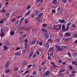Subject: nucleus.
Instances as JSON below:
<instances>
[{
  "mask_svg": "<svg viewBox=\"0 0 77 77\" xmlns=\"http://www.w3.org/2000/svg\"><path fill=\"white\" fill-rule=\"evenodd\" d=\"M61 24L56 25L53 28V29L56 30H60V29H61Z\"/></svg>",
  "mask_w": 77,
  "mask_h": 77,
  "instance_id": "1",
  "label": "nucleus"
},
{
  "mask_svg": "<svg viewBox=\"0 0 77 77\" xmlns=\"http://www.w3.org/2000/svg\"><path fill=\"white\" fill-rule=\"evenodd\" d=\"M24 17H23L21 18V20L20 21H18L16 22L15 23L16 25H17L18 24V25H17V27H19L20 26V25H21V22H22V21H23V20H24Z\"/></svg>",
  "mask_w": 77,
  "mask_h": 77,
  "instance_id": "2",
  "label": "nucleus"
},
{
  "mask_svg": "<svg viewBox=\"0 0 77 77\" xmlns=\"http://www.w3.org/2000/svg\"><path fill=\"white\" fill-rule=\"evenodd\" d=\"M55 46L57 49L58 50V51H63V49L62 48H61L60 46H58V45H56Z\"/></svg>",
  "mask_w": 77,
  "mask_h": 77,
  "instance_id": "3",
  "label": "nucleus"
},
{
  "mask_svg": "<svg viewBox=\"0 0 77 77\" xmlns=\"http://www.w3.org/2000/svg\"><path fill=\"white\" fill-rule=\"evenodd\" d=\"M10 63V61H7L6 62V63L5 64L4 66L5 68H8L9 66V63Z\"/></svg>",
  "mask_w": 77,
  "mask_h": 77,
  "instance_id": "4",
  "label": "nucleus"
},
{
  "mask_svg": "<svg viewBox=\"0 0 77 77\" xmlns=\"http://www.w3.org/2000/svg\"><path fill=\"white\" fill-rule=\"evenodd\" d=\"M44 35H45V39H47L49 38V35L48 34L47 32H45L44 33Z\"/></svg>",
  "mask_w": 77,
  "mask_h": 77,
  "instance_id": "5",
  "label": "nucleus"
},
{
  "mask_svg": "<svg viewBox=\"0 0 77 77\" xmlns=\"http://www.w3.org/2000/svg\"><path fill=\"white\" fill-rule=\"evenodd\" d=\"M50 74V71H47L46 72H44L43 73V75L45 76H47L48 75Z\"/></svg>",
  "mask_w": 77,
  "mask_h": 77,
  "instance_id": "6",
  "label": "nucleus"
},
{
  "mask_svg": "<svg viewBox=\"0 0 77 77\" xmlns=\"http://www.w3.org/2000/svg\"><path fill=\"white\" fill-rule=\"evenodd\" d=\"M43 45L44 46H46L47 48H49V47H50V45L48 43H46L45 44H44Z\"/></svg>",
  "mask_w": 77,
  "mask_h": 77,
  "instance_id": "7",
  "label": "nucleus"
},
{
  "mask_svg": "<svg viewBox=\"0 0 77 77\" xmlns=\"http://www.w3.org/2000/svg\"><path fill=\"white\" fill-rule=\"evenodd\" d=\"M36 19L38 21H41L42 20V18L40 17H36Z\"/></svg>",
  "mask_w": 77,
  "mask_h": 77,
  "instance_id": "8",
  "label": "nucleus"
},
{
  "mask_svg": "<svg viewBox=\"0 0 77 77\" xmlns=\"http://www.w3.org/2000/svg\"><path fill=\"white\" fill-rule=\"evenodd\" d=\"M24 45H25V48H28L29 47V45L27 44V43H24Z\"/></svg>",
  "mask_w": 77,
  "mask_h": 77,
  "instance_id": "9",
  "label": "nucleus"
},
{
  "mask_svg": "<svg viewBox=\"0 0 77 77\" xmlns=\"http://www.w3.org/2000/svg\"><path fill=\"white\" fill-rule=\"evenodd\" d=\"M58 21L60 23H65V20H60V19H58Z\"/></svg>",
  "mask_w": 77,
  "mask_h": 77,
  "instance_id": "10",
  "label": "nucleus"
},
{
  "mask_svg": "<svg viewBox=\"0 0 77 77\" xmlns=\"http://www.w3.org/2000/svg\"><path fill=\"white\" fill-rule=\"evenodd\" d=\"M21 54V52L20 51L17 52L15 54L16 56H20Z\"/></svg>",
  "mask_w": 77,
  "mask_h": 77,
  "instance_id": "11",
  "label": "nucleus"
},
{
  "mask_svg": "<svg viewBox=\"0 0 77 77\" xmlns=\"http://www.w3.org/2000/svg\"><path fill=\"white\" fill-rule=\"evenodd\" d=\"M27 65V62L26 61H24L22 63L23 66H25Z\"/></svg>",
  "mask_w": 77,
  "mask_h": 77,
  "instance_id": "12",
  "label": "nucleus"
},
{
  "mask_svg": "<svg viewBox=\"0 0 77 77\" xmlns=\"http://www.w3.org/2000/svg\"><path fill=\"white\" fill-rule=\"evenodd\" d=\"M71 35V33L69 32H66L65 33V35L66 36H70Z\"/></svg>",
  "mask_w": 77,
  "mask_h": 77,
  "instance_id": "13",
  "label": "nucleus"
},
{
  "mask_svg": "<svg viewBox=\"0 0 77 77\" xmlns=\"http://www.w3.org/2000/svg\"><path fill=\"white\" fill-rule=\"evenodd\" d=\"M65 26L64 25H63L62 26V30L63 31H65Z\"/></svg>",
  "mask_w": 77,
  "mask_h": 77,
  "instance_id": "14",
  "label": "nucleus"
},
{
  "mask_svg": "<svg viewBox=\"0 0 77 77\" xmlns=\"http://www.w3.org/2000/svg\"><path fill=\"white\" fill-rule=\"evenodd\" d=\"M36 40L35 39H34L33 41H32L31 43V44H34L36 43Z\"/></svg>",
  "mask_w": 77,
  "mask_h": 77,
  "instance_id": "15",
  "label": "nucleus"
},
{
  "mask_svg": "<svg viewBox=\"0 0 77 77\" xmlns=\"http://www.w3.org/2000/svg\"><path fill=\"white\" fill-rule=\"evenodd\" d=\"M65 70L64 69L60 70L59 72V73H62V72H65Z\"/></svg>",
  "mask_w": 77,
  "mask_h": 77,
  "instance_id": "16",
  "label": "nucleus"
},
{
  "mask_svg": "<svg viewBox=\"0 0 77 77\" xmlns=\"http://www.w3.org/2000/svg\"><path fill=\"white\" fill-rule=\"evenodd\" d=\"M57 0H54L52 2L53 4H54V5H57Z\"/></svg>",
  "mask_w": 77,
  "mask_h": 77,
  "instance_id": "17",
  "label": "nucleus"
},
{
  "mask_svg": "<svg viewBox=\"0 0 77 77\" xmlns=\"http://www.w3.org/2000/svg\"><path fill=\"white\" fill-rule=\"evenodd\" d=\"M10 33L11 35H14L15 34V32L14 31H12L10 32Z\"/></svg>",
  "mask_w": 77,
  "mask_h": 77,
  "instance_id": "18",
  "label": "nucleus"
},
{
  "mask_svg": "<svg viewBox=\"0 0 77 77\" xmlns=\"http://www.w3.org/2000/svg\"><path fill=\"white\" fill-rule=\"evenodd\" d=\"M31 12V11L30 10H29V11L27 12V13L25 14V15L26 16H28V15H29L30 14V12Z\"/></svg>",
  "mask_w": 77,
  "mask_h": 77,
  "instance_id": "19",
  "label": "nucleus"
},
{
  "mask_svg": "<svg viewBox=\"0 0 77 77\" xmlns=\"http://www.w3.org/2000/svg\"><path fill=\"white\" fill-rule=\"evenodd\" d=\"M71 39H72V38H69L63 39V40H64V41H69V40H71Z\"/></svg>",
  "mask_w": 77,
  "mask_h": 77,
  "instance_id": "20",
  "label": "nucleus"
},
{
  "mask_svg": "<svg viewBox=\"0 0 77 77\" xmlns=\"http://www.w3.org/2000/svg\"><path fill=\"white\" fill-rule=\"evenodd\" d=\"M3 48L4 50H8V47H7L6 46H3Z\"/></svg>",
  "mask_w": 77,
  "mask_h": 77,
  "instance_id": "21",
  "label": "nucleus"
},
{
  "mask_svg": "<svg viewBox=\"0 0 77 77\" xmlns=\"http://www.w3.org/2000/svg\"><path fill=\"white\" fill-rule=\"evenodd\" d=\"M71 25V22H69L66 25V26H70Z\"/></svg>",
  "mask_w": 77,
  "mask_h": 77,
  "instance_id": "22",
  "label": "nucleus"
},
{
  "mask_svg": "<svg viewBox=\"0 0 77 77\" xmlns=\"http://www.w3.org/2000/svg\"><path fill=\"white\" fill-rule=\"evenodd\" d=\"M34 14L35 15H37L38 14V11H34Z\"/></svg>",
  "mask_w": 77,
  "mask_h": 77,
  "instance_id": "23",
  "label": "nucleus"
},
{
  "mask_svg": "<svg viewBox=\"0 0 77 77\" xmlns=\"http://www.w3.org/2000/svg\"><path fill=\"white\" fill-rule=\"evenodd\" d=\"M18 69V67H16L14 68V71H17Z\"/></svg>",
  "mask_w": 77,
  "mask_h": 77,
  "instance_id": "24",
  "label": "nucleus"
},
{
  "mask_svg": "<svg viewBox=\"0 0 77 77\" xmlns=\"http://www.w3.org/2000/svg\"><path fill=\"white\" fill-rule=\"evenodd\" d=\"M42 26L43 27H45L47 26V24L44 23L42 25Z\"/></svg>",
  "mask_w": 77,
  "mask_h": 77,
  "instance_id": "25",
  "label": "nucleus"
},
{
  "mask_svg": "<svg viewBox=\"0 0 77 77\" xmlns=\"http://www.w3.org/2000/svg\"><path fill=\"white\" fill-rule=\"evenodd\" d=\"M47 62V60H45V61H44L43 62H42L41 63V65H44V64H45V63H46V62Z\"/></svg>",
  "mask_w": 77,
  "mask_h": 77,
  "instance_id": "26",
  "label": "nucleus"
},
{
  "mask_svg": "<svg viewBox=\"0 0 77 77\" xmlns=\"http://www.w3.org/2000/svg\"><path fill=\"white\" fill-rule=\"evenodd\" d=\"M48 42H51V38H50L48 39L47 41Z\"/></svg>",
  "mask_w": 77,
  "mask_h": 77,
  "instance_id": "27",
  "label": "nucleus"
},
{
  "mask_svg": "<svg viewBox=\"0 0 77 77\" xmlns=\"http://www.w3.org/2000/svg\"><path fill=\"white\" fill-rule=\"evenodd\" d=\"M42 30L43 32H47V30H46V29L45 28H43L42 29Z\"/></svg>",
  "mask_w": 77,
  "mask_h": 77,
  "instance_id": "28",
  "label": "nucleus"
},
{
  "mask_svg": "<svg viewBox=\"0 0 77 77\" xmlns=\"http://www.w3.org/2000/svg\"><path fill=\"white\" fill-rule=\"evenodd\" d=\"M10 72V70L9 69H7L5 71V73H6V72Z\"/></svg>",
  "mask_w": 77,
  "mask_h": 77,
  "instance_id": "29",
  "label": "nucleus"
},
{
  "mask_svg": "<svg viewBox=\"0 0 77 77\" xmlns=\"http://www.w3.org/2000/svg\"><path fill=\"white\" fill-rule=\"evenodd\" d=\"M31 8V6L30 5H28L27 7V10H29L30 8Z\"/></svg>",
  "mask_w": 77,
  "mask_h": 77,
  "instance_id": "30",
  "label": "nucleus"
},
{
  "mask_svg": "<svg viewBox=\"0 0 77 77\" xmlns=\"http://www.w3.org/2000/svg\"><path fill=\"white\" fill-rule=\"evenodd\" d=\"M33 52H31L30 53V54L29 55V57H31L33 55Z\"/></svg>",
  "mask_w": 77,
  "mask_h": 77,
  "instance_id": "31",
  "label": "nucleus"
},
{
  "mask_svg": "<svg viewBox=\"0 0 77 77\" xmlns=\"http://www.w3.org/2000/svg\"><path fill=\"white\" fill-rule=\"evenodd\" d=\"M26 52V50L24 49L22 51V53H23V54H24Z\"/></svg>",
  "mask_w": 77,
  "mask_h": 77,
  "instance_id": "32",
  "label": "nucleus"
},
{
  "mask_svg": "<svg viewBox=\"0 0 77 77\" xmlns=\"http://www.w3.org/2000/svg\"><path fill=\"white\" fill-rule=\"evenodd\" d=\"M24 41L25 42V43H27L28 42V39H26L24 40Z\"/></svg>",
  "mask_w": 77,
  "mask_h": 77,
  "instance_id": "33",
  "label": "nucleus"
},
{
  "mask_svg": "<svg viewBox=\"0 0 77 77\" xmlns=\"http://www.w3.org/2000/svg\"><path fill=\"white\" fill-rule=\"evenodd\" d=\"M5 34V33L4 32H2L1 34V36H2V37H3V36H4V35Z\"/></svg>",
  "mask_w": 77,
  "mask_h": 77,
  "instance_id": "34",
  "label": "nucleus"
},
{
  "mask_svg": "<svg viewBox=\"0 0 77 77\" xmlns=\"http://www.w3.org/2000/svg\"><path fill=\"white\" fill-rule=\"evenodd\" d=\"M1 12H3V13H5V12H6V11L5 10L2 9L1 11Z\"/></svg>",
  "mask_w": 77,
  "mask_h": 77,
  "instance_id": "35",
  "label": "nucleus"
},
{
  "mask_svg": "<svg viewBox=\"0 0 77 77\" xmlns=\"http://www.w3.org/2000/svg\"><path fill=\"white\" fill-rule=\"evenodd\" d=\"M32 74L33 75H35L36 74V73L35 71H33Z\"/></svg>",
  "mask_w": 77,
  "mask_h": 77,
  "instance_id": "36",
  "label": "nucleus"
},
{
  "mask_svg": "<svg viewBox=\"0 0 77 77\" xmlns=\"http://www.w3.org/2000/svg\"><path fill=\"white\" fill-rule=\"evenodd\" d=\"M69 30V26H66V27L65 30Z\"/></svg>",
  "mask_w": 77,
  "mask_h": 77,
  "instance_id": "37",
  "label": "nucleus"
},
{
  "mask_svg": "<svg viewBox=\"0 0 77 77\" xmlns=\"http://www.w3.org/2000/svg\"><path fill=\"white\" fill-rule=\"evenodd\" d=\"M6 44L7 45H9V43L8 41H7L6 42Z\"/></svg>",
  "mask_w": 77,
  "mask_h": 77,
  "instance_id": "38",
  "label": "nucleus"
},
{
  "mask_svg": "<svg viewBox=\"0 0 77 77\" xmlns=\"http://www.w3.org/2000/svg\"><path fill=\"white\" fill-rule=\"evenodd\" d=\"M53 50V47L49 49V51H52V50Z\"/></svg>",
  "mask_w": 77,
  "mask_h": 77,
  "instance_id": "39",
  "label": "nucleus"
},
{
  "mask_svg": "<svg viewBox=\"0 0 77 77\" xmlns=\"http://www.w3.org/2000/svg\"><path fill=\"white\" fill-rule=\"evenodd\" d=\"M72 76H75V75L74 74H73L70 75V77H72Z\"/></svg>",
  "mask_w": 77,
  "mask_h": 77,
  "instance_id": "40",
  "label": "nucleus"
},
{
  "mask_svg": "<svg viewBox=\"0 0 77 77\" xmlns=\"http://www.w3.org/2000/svg\"><path fill=\"white\" fill-rule=\"evenodd\" d=\"M24 29H25V30H26V28H24V27H21V30H24Z\"/></svg>",
  "mask_w": 77,
  "mask_h": 77,
  "instance_id": "41",
  "label": "nucleus"
},
{
  "mask_svg": "<svg viewBox=\"0 0 77 77\" xmlns=\"http://www.w3.org/2000/svg\"><path fill=\"white\" fill-rule=\"evenodd\" d=\"M32 65H28V68H30L31 67H32Z\"/></svg>",
  "mask_w": 77,
  "mask_h": 77,
  "instance_id": "42",
  "label": "nucleus"
},
{
  "mask_svg": "<svg viewBox=\"0 0 77 77\" xmlns=\"http://www.w3.org/2000/svg\"><path fill=\"white\" fill-rule=\"evenodd\" d=\"M43 15V13H41L40 14H39L38 16L39 17H41V16H42V15Z\"/></svg>",
  "mask_w": 77,
  "mask_h": 77,
  "instance_id": "43",
  "label": "nucleus"
},
{
  "mask_svg": "<svg viewBox=\"0 0 77 77\" xmlns=\"http://www.w3.org/2000/svg\"><path fill=\"white\" fill-rule=\"evenodd\" d=\"M68 54L70 57H71V54L69 52H68Z\"/></svg>",
  "mask_w": 77,
  "mask_h": 77,
  "instance_id": "44",
  "label": "nucleus"
},
{
  "mask_svg": "<svg viewBox=\"0 0 77 77\" xmlns=\"http://www.w3.org/2000/svg\"><path fill=\"white\" fill-rule=\"evenodd\" d=\"M69 69L71 70H72V66H71V65L69 66Z\"/></svg>",
  "mask_w": 77,
  "mask_h": 77,
  "instance_id": "45",
  "label": "nucleus"
},
{
  "mask_svg": "<svg viewBox=\"0 0 77 77\" xmlns=\"http://www.w3.org/2000/svg\"><path fill=\"white\" fill-rule=\"evenodd\" d=\"M15 20H16V19L15 18H14L12 20V21L13 22H15Z\"/></svg>",
  "mask_w": 77,
  "mask_h": 77,
  "instance_id": "46",
  "label": "nucleus"
},
{
  "mask_svg": "<svg viewBox=\"0 0 77 77\" xmlns=\"http://www.w3.org/2000/svg\"><path fill=\"white\" fill-rule=\"evenodd\" d=\"M29 72V70H27L25 72V74H27V73H28V72Z\"/></svg>",
  "mask_w": 77,
  "mask_h": 77,
  "instance_id": "47",
  "label": "nucleus"
},
{
  "mask_svg": "<svg viewBox=\"0 0 77 77\" xmlns=\"http://www.w3.org/2000/svg\"><path fill=\"white\" fill-rule=\"evenodd\" d=\"M58 75H63V73H58Z\"/></svg>",
  "mask_w": 77,
  "mask_h": 77,
  "instance_id": "48",
  "label": "nucleus"
},
{
  "mask_svg": "<svg viewBox=\"0 0 77 77\" xmlns=\"http://www.w3.org/2000/svg\"><path fill=\"white\" fill-rule=\"evenodd\" d=\"M38 44L40 45H42V43L41 42H39Z\"/></svg>",
  "mask_w": 77,
  "mask_h": 77,
  "instance_id": "49",
  "label": "nucleus"
},
{
  "mask_svg": "<svg viewBox=\"0 0 77 77\" xmlns=\"http://www.w3.org/2000/svg\"><path fill=\"white\" fill-rule=\"evenodd\" d=\"M30 29V27H28V28H26L25 30H29Z\"/></svg>",
  "mask_w": 77,
  "mask_h": 77,
  "instance_id": "50",
  "label": "nucleus"
},
{
  "mask_svg": "<svg viewBox=\"0 0 77 77\" xmlns=\"http://www.w3.org/2000/svg\"><path fill=\"white\" fill-rule=\"evenodd\" d=\"M72 54L73 55V56H77V54H76V53L73 52L72 53Z\"/></svg>",
  "mask_w": 77,
  "mask_h": 77,
  "instance_id": "51",
  "label": "nucleus"
},
{
  "mask_svg": "<svg viewBox=\"0 0 77 77\" xmlns=\"http://www.w3.org/2000/svg\"><path fill=\"white\" fill-rule=\"evenodd\" d=\"M20 50V48L19 47L17 48L15 50V51H17V50Z\"/></svg>",
  "mask_w": 77,
  "mask_h": 77,
  "instance_id": "52",
  "label": "nucleus"
},
{
  "mask_svg": "<svg viewBox=\"0 0 77 77\" xmlns=\"http://www.w3.org/2000/svg\"><path fill=\"white\" fill-rule=\"evenodd\" d=\"M25 22V24H27V23L28 22H29V21L27 20H26Z\"/></svg>",
  "mask_w": 77,
  "mask_h": 77,
  "instance_id": "53",
  "label": "nucleus"
},
{
  "mask_svg": "<svg viewBox=\"0 0 77 77\" xmlns=\"http://www.w3.org/2000/svg\"><path fill=\"white\" fill-rule=\"evenodd\" d=\"M36 53L37 54H39V52L38 51H36Z\"/></svg>",
  "mask_w": 77,
  "mask_h": 77,
  "instance_id": "54",
  "label": "nucleus"
},
{
  "mask_svg": "<svg viewBox=\"0 0 77 77\" xmlns=\"http://www.w3.org/2000/svg\"><path fill=\"white\" fill-rule=\"evenodd\" d=\"M52 12H54V13H55V12H56V10L55 9H54L52 11Z\"/></svg>",
  "mask_w": 77,
  "mask_h": 77,
  "instance_id": "55",
  "label": "nucleus"
},
{
  "mask_svg": "<svg viewBox=\"0 0 77 77\" xmlns=\"http://www.w3.org/2000/svg\"><path fill=\"white\" fill-rule=\"evenodd\" d=\"M33 57H34V58H35V57H36V54L33 55Z\"/></svg>",
  "mask_w": 77,
  "mask_h": 77,
  "instance_id": "56",
  "label": "nucleus"
},
{
  "mask_svg": "<svg viewBox=\"0 0 77 77\" xmlns=\"http://www.w3.org/2000/svg\"><path fill=\"white\" fill-rule=\"evenodd\" d=\"M62 2L63 3H66V0H63Z\"/></svg>",
  "mask_w": 77,
  "mask_h": 77,
  "instance_id": "57",
  "label": "nucleus"
},
{
  "mask_svg": "<svg viewBox=\"0 0 77 77\" xmlns=\"http://www.w3.org/2000/svg\"><path fill=\"white\" fill-rule=\"evenodd\" d=\"M59 63H62V60H60L59 61H58Z\"/></svg>",
  "mask_w": 77,
  "mask_h": 77,
  "instance_id": "58",
  "label": "nucleus"
},
{
  "mask_svg": "<svg viewBox=\"0 0 77 77\" xmlns=\"http://www.w3.org/2000/svg\"><path fill=\"white\" fill-rule=\"evenodd\" d=\"M73 36L74 38H75V37H77V34L74 35Z\"/></svg>",
  "mask_w": 77,
  "mask_h": 77,
  "instance_id": "59",
  "label": "nucleus"
},
{
  "mask_svg": "<svg viewBox=\"0 0 77 77\" xmlns=\"http://www.w3.org/2000/svg\"><path fill=\"white\" fill-rule=\"evenodd\" d=\"M61 9V8L60 7H59L57 9V10L58 11H60Z\"/></svg>",
  "mask_w": 77,
  "mask_h": 77,
  "instance_id": "60",
  "label": "nucleus"
},
{
  "mask_svg": "<svg viewBox=\"0 0 77 77\" xmlns=\"http://www.w3.org/2000/svg\"><path fill=\"white\" fill-rule=\"evenodd\" d=\"M6 15H7V17H8V16H9L10 14L9 13H7L6 14Z\"/></svg>",
  "mask_w": 77,
  "mask_h": 77,
  "instance_id": "61",
  "label": "nucleus"
},
{
  "mask_svg": "<svg viewBox=\"0 0 77 77\" xmlns=\"http://www.w3.org/2000/svg\"><path fill=\"white\" fill-rule=\"evenodd\" d=\"M35 17V15L34 14H33L31 15V17L32 18H33V17Z\"/></svg>",
  "mask_w": 77,
  "mask_h": 77,
  "instance_id": "62",
  "label": "nucleus"
},
{
  "mask_svg": "<svg viewBox=\"0 0 77 77\" xmlns=\"http://www.w3.org/2000/svg\"><path fill=\"white\" fill-rule=\"evenodd\" d=\"M26 34L23 35V38H25V37H26Z\"/></svg>",
  "mask_w": 77,
  "mask_h": 77,
  "instance_id": "63",
  "label": "nucleus"
},
{
  "mask_svg": "<svg viewBox=\"0 0 77 77\" xmlns=\"http://www.w3.org/2000/svg\"><path fill=\"white\" fill-rule=\"evenodd\" d=\"M72 26L73 27H75V25L73 24L72 25Z\"/></svg>",
  "mask_w": 77,
  "mask_h": 77,
  "instance_id": "64",
  "label": "nucleus"
}]
</instances>
